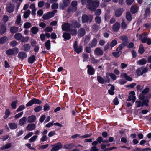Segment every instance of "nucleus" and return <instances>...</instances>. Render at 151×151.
<instances>
[{
    "instance_id": "f257e3e1",
    "label": "nucleus",
    "mask_w": 151,
    "mask_h": 151,
    "mask_svg": "<svg viewBox=\"0 0 151 151\" xmlns=\"http://www.w3.org/2000/svg\"><path fill=\"white\" fill-rule=\"evenodd\" d=\"M87 2L88 8L91 11H96L99 5V2L97 0H87Z\"/></svg>"
},
{
    "instance_id": "f03ea898",
    "label": "nucleus",
    "mask_w": 151,
    "mask_h": 151,
    "mask_svg": "<svg viewBox=\"0 0 151 151\" xmlns=\"http://www.w3.org/2000/svg\"><path fill=\"white\" fill-rule=\"evenodd\" d=\"M81 18L83 23H91L93 19V16L91 14L87 15L84 14L82 15Z\"/></svg>"
},
{
    "instance_id": "7ed1b4c3",
    "label": "nucleus",
    "mask_w": 151,
    "mask_h": 151,
    "mask_svg": "<svg viewBox=\"0 0 151 151\" xmlns=\"http://www.w3.org/2000/svg\"><path fill=\"white\" fill-rule=\"evenodd\" d=\"M42 103V101L39 99L35 98H33L26 104V106L27 107H28L32 106L34 104L40 105Z\"/></svg>"
},
{
    "instance_id": "20e7f679",
    "label": "nucleus",
    "mask_w": 151,
    "mask_h": 151,
    "mask_svg": "<svg viewBox=\"0 0 151 151\" xmlns=\"http://www.w3.org/2000/svg\"><path fill=\"white\" fill-rule=\"evenodd\" d=\"M120 38L122 40V43L120 44L118 47H124L127 46L129 43L127 37L125 35H123L120 37Z\"/></svg>"
},
{
    "instance_id": "39448f33",
    "label": "nucleus",
    "mask_w": 151,
    "mask_h": 151,
    "mask_svg": "<svg viewBox=\"0 0 151 151\" xmlns=\"http://www.w3.org/2000/svg\"><path fill=\"white\" fill-rule=\"evenodd\" d=\"M148 68L144 66L141 67L140 68L136 70V73L138 76L142 75L143 74L146 73L148 71Z\"/></svg>"
},
{
    "instance_id": "423d86ee",
    "label": "nucleus",
    "mask_w": 151,
    "mask_h": 151,
    "mask_svg": "<svg viewBox=\"0 0 151 151\" xmlns=\"http://www.w3.org/2000/svg\"><path fill=\"white\" fill-rule=\"evenodd\" d=\"M19 50L18 48H13L7 50L6 52V53L8 55H13L18 53Z\"/></svg>"
},
{
    "instance_id": "0eeeda50",
    "label": "nucleus",
    "mask_w": 151,
    "mask_h": 151,
    "mask_svg": "<svg viewBox=\"0 0 151 151\" xmlns=\"http://www.w3.org/2000/svg\"><path fill=\"white\" fill-rule=\"evenodd\" d=\"M52 148L51 149V151H58L62 148L63 145L61 143L58 142L52 145Z\"/></svg>"
},
{
    "instance_id": "6e6552de",
    "label": "nucleus",
    "mask_w": 151,
    "mask_h": 151,
    "mask_svg": "<svg viewBox=\"0 0 151 151\" xmlns=\"http://www.w3.org/2000/svg\"><path fill=\"white\" fill-rule=\"evenodd\" d=\"M70 2V0H64L63 3H60L59 7L63 10H64L66 7L68 6Z\"/></svg>"
},
{
    "instance_id": "1a4fd4ad",
    "label": "nucleus",
    "mask_w": 151,
    "mask_h": 151,
    "mask_svg": "<svg viewBox=\"0 0 151 151\" xmlns=\"http://www.w3.org/2000/svg\"><path fill=\"white\" fill-rule=\"evenodd\" d=\"M143 35L142 34V35H140L139 36V39L141 40V42L143 43H146L148 45H150L151 44V39L150 38H147L146 37L144 38L142 37V35Z\"/></svg>"
},
{
    "instance_id": "9d476101",
    "label": "nucleus",
    "mask_w": 151,
    "mask_h": 151,
    "mask_svg": "<svg viewBox=\"0 0 151 151\" xmlns=\"http://www.w3.org/2000/svg\"><path fill=\"white\" fill-rule=\"evenodd\" d=\"M71 25L70 23H65L62 25V29L64 31L69 32L70 31Z\"/></svg>"
},
{
    "instance_id": "9b49d317",
    "label": "nucleus",
    "mask_w": 151,
    "mask_h": 151,
    "mask_svg": "<svg viewBox=\"0 0 151 151\" xmlns=\"http://www.w3.org/2000/svg\"><path fill=\"white\" fill-rule=\"evenodd\" d=\"M71 27H73L74 28H79L81 26V24L77 21L74 20L72 21L70 24Z\"/></svg>"
},
{
    "instance_id": "f8f14e48",
    "label": "nucleus",
    "mask_w": 151,
    "mask_h": 151,
    "mask_svg": "<svg viewBox=\"0 0 151 151\" xmlns=\"http://www.w3.org/2000/svg\"><path fill=\"white\" fill-rule=\"evenodd\" d=\"M27 54L24 52H21L18 53V57L19 59L23 60L27 57Z\"/></svg>"
},
{
    "instance_id": "ddd939ff",
    "label": "nucleus",
    "mask_w": 151,
    "mask_h": 151,
    "mask_svg": "<svg viewBox=\"0 0 151 151\" xmlns=\"http://www.w3.org/2000/svg\"><path fill=\"white\" fill-rule=\"evenodd\" d=\"M87 67L88 68V73L90 75H93L95 72L94 68L91 65H87Z\"/></svg>"
},
{
    "instance_id": "4468645a",
    "label": "nucleus",
    "mask_w": 151,
    "mask_h": 151,
    "mask_svg": "<svg viewBox=\"0 0 151 151\" xmlns=\"http://www.w3.org/2000/svg\"><path fill=\"white\" fill-rule=\"evenodd\" d=\"M14 5L10 4L6 7V10L8 12L11 13L14 11Z\"/></svg>"
},
{
    "instance_id": "2eb2a0df",
    "label": "nucleus",
    "mask_w": 151,
    "mask_h": 151,
    "mask_svg": "<svg viewBox=\"0 0 151 151\" xmlns=\"http://www.w3.org/2000/svg\"><path fill=\"white\" fill-rule=\"evenodd\" d=\"M26 128V129L28 131H32L35 128L36 125L34 124L30 123L28 124Z\"/></svg>"
},
{
    "instance_id": "dca6fc26",
    "label": "nucleus",
    "mask_w": 151,
    "mask_h": 151,
    "mask_svg": "<svg viewBox=\"0 0 151 151\" xmlns=\"http://www.w3.org/2000/svg\"><path fill=\"white\" fill-rule=\"evenodd\" d=\"M7 30L5 24H1L0 26V34L2 35L6 32Z\"/></svg>"
},
{
    "instance_id": "f3484780",
    "label": "nucleus",
    "mask_w": 151,
    "mask_h": 151,
    "mask_svg": "<svg viewBox=\"0 0 151 151\" xmlns=\"http://www.w3.org/2000/svg\"><path fill=\"white\" fill-rule=\"evenodd\" d=\"M123 8L117 9L115 12V15L117 17H118L121 16L123 12Z\"/></svg>"
},
{
    "instance_id": "a211bd4d",
    "label": "nucleus",
    "mask_w": 151,
    "mask_h": 151,
    "mask_svg": "<svg viewBox=\"0 0 151 151\" xmlns=\"http://www.w3.org/2000/svg\"><path fill=\"white\" fill-rule=\"evenodd\" d=\"M120 24L119 22H116L113 26L112 29L115 32H118L120 28Z\"/></svg>"
},
{
    "instance_id": "6ab92c4d",
    "label": "nucleus",
    "mask_w": 151,
    "mask_h": 151,
    "mask_svg": "<svg viewBox=\"0 0 151 151\" xmlns=\"http://www.w3.org/2000/svg\"><path fill=\"white\" fill-rule=\"evenodd\" d=\"M94 54L98 55H103V52L100 48H96Z\"/></svg>"
},
{
    "instance_id": "aec40b11",
    "label": "nucleus",
    "mask_w": 151,
    "mask_h": 151,
    "mask_svg": "<svg viewBox=\"0 0 151 151\" xmlns=\"http://www.w3.org/2000/svg\"><path fill=\"white\" fill-rule=\"evenodd\" d=\"M122 48H117L116 50L117 51L118 50H120L122 49ZM121 54V52H120V51H119L117 52H114L112 53L113 55L116 58L119 57Z\"/></svg>"
},
{
    "instance_id": "412c9836",
    "label": "nucleus",
    "mask_w": 151,
    "mask_h": 151,
    "mask_svg": "<svg viewBox=\"0 0 151 151\" xmlns=\"http://www.w3.org/2000/svg\"><path fill=\"white\" fill-rule=\"evenodd\" d=\"M36 119V116L35 115H32L28 117L27 118V122L29 123H32L34 122Z\"/></svg>"
},
{
    "instance_id": "4be33fe9",
    "label": "nucleus",
    "mask_w": 151,
    "mask_h": 151,
    "mask_svg": "<svg viewBox=\"0 0 151 151\" xmlns=\"http://www.w3.org/2000/svg\"><path fill=\"white\" fill-rule=\"evenodd\" d=\"M77 10V8H75L71 6H69L67 9V12L68 14L71 12H74Z\"/></svg>"
},
{
    "instance_id": "5701e85b",
    "label": "nucleus",
    "mask_w": 151,
    "mask_h": 151,
    "mask_svg": "<svg viewBox=\"0 0 151 151\" xmlns=\"http://www.w3.org/2000/svg\"><path fill=\"white\" fill-rule=\"evenodd\" d=\"M121 77L122 78H124L127 81H131L132 80V78L129 76L126 73H124L123 74H121Z\"/></svg>"
},
{
    "instance_id": "b1692460",
    "label": "nucleus",
    "mask_w": 151,
    "mask_h": 151,
    "mask_svg": "<svg viewBox=\"0 0 151 151\" xmlns=\"http://www.w3.org/2000/svg\"><path fill=\"white\" fill-rule=\"evenodd\" d=\"M36 58L34 55H31L28 58V61L29 63L32 64L36 60Z\"/></svg>"
},
{
    "instance_id": "393cba45",
    "label": "nucleus",
    "mask_w": 151,
    "mask_h": 151,
    "mask_svg": "<svg viewBox=\"0 0 151 151\" xmlns=\"http://www.w3.org/2000/svg\"><path fill=\"white\" fill-rule=\"evenodd\" d=\"M9 128L12 130L16 129L17 127V125L15 123H10L8 124Z\"/></svg>"
},
{
    "instance_id": "a878e982",
    "label": "nucleus",
    "mask_w": 151,
    "mask_h": 151,
    "mask_svg": "<svg viewBox=\"0 0 151 151\" xmlns=\"http://www.w3.org/2000/svg\"><path fill=\"white\" fill-rule=\"evenodd\" d=\"M31 30V32L33 34L31 35L32 36L33 35V34H36L38 32L39 29L37 27L34 26L32 27Z\"/></svg>"
},
{
    "instance_id": "bb28decb",
    "label": "nucleus",
    "mask_w": 151,
    "mask_h": 151,
    "mask_svg": "<svg viewBox=\"0 0 151 151\" xmlns=\"http://www.w3.org/2000/svg\"><path fill=\"white\" fill-rule=\"evenodd\" d=\"M10 32L12 34L17 33L18 31V28L15 26H13L10 28Z\"/></svg>"
},
{
    "instance_id": "cd10ccee",
    "label": "nucleus",
    "mask_w": 151,
    "mask_h": 151,
    "mask_svg": "<svg viewBox=\"0 0 151 151\" xmlns=\"http://www.w3.org/2000/svg\"><path fill=\"white\" fill-rule=\"evenodd\" d=\"M115 89V87L114 86H112V87H110L108 91L109 94L111 95H113L115 94V92L114 91Z\"/></svg>"
},
{
    "instance_id": "c85d7f7f",
    "label": "nucleus",
    "mask_w": 151,
    "mask_h": 151,
    "mask_svg": "<svg viewBox=\"0 0 151 151\" xmlns=\"http://www.w3.org/2000/svg\"><path fill=\"white\" fill-rule=\"evenodd\" d=\"M8 40L7 37L5 36L0 38V44H3L5 43Z\"/></svg>"
},
{
    "instance_id": "c756f323",
    "label": "nucleus",
    "mask_w": 151,
    "mask_h": 151,
    "mask_svg": "<svg viewBox=\"0 0 151 151\" xmlns=\"http://www.w3.org/2000/svg\"><path fill=\"white\" fill-rule=\"evenodd\" d=\"M74 144L72 143L64 145L63 148L69 150L74 147Z\"/></svg>"
},
{
    "instance_id": "7c9ffc66",
    "label": "nucleus",
    "mask_w": 151,
    "mask_h": 151,
    "mask_svg": "<svg viewBox=\"0 0 151 151\" xmlns=\"http://www.w3.org/2000/svg\"><path fill=\"white\" fill-rule=\"evenodd\" d=\"M130 11L133 14L136 13L138 11L137 7L136 6H132L131 8Z\"/></svg>"
},
{
    "instance_id": "2f4dec72",
    "label": "nucleus",
    "mask_w": 151,
    "mask_h": 151,
    "mask_svg": "<svg viewBox=\"0 0 151 151\" xmlns=\"http://www.w3.org/2000/svg\"><path fill=\"white\" fill-rule=\"evenodd\" d=\"M97 41L96 38H94L91 41L90 43V45L92 47H95L97 44Z\"/></svg>"
},
{
    "instance_id": "473e14b6",
    "label": "nucleus",
    "mask_w": 151,
    "mask_h": 151,
    "mask_svg": "<svg viewBox=\"0 0 151 151\" xmlns=\"http://www.w3.org/2000/svg\"><path fill=\"white\" fill-rule=\"evenodd\" d=\"M27 120L26 117H23L21 118L19 121V124L21 126L24 125L26 123Z\"/></svg>"
},
{
    "instance_id": "72a5a7b5",
    "label": "nucleus",
    "mask_w": 151,
    "mask_h": 151,
    "mask_svg": "<svg viewBox=\"0 0 151 151\" xmlns=\"http://www.w3.org/2000/svg\"><path fill=\"white\" fill-rule=\"evenodd\" d=\"M63 37L66 40H69L71 38V36L69 33L68 32H65L63 33Z\"/></svg>"
},
{
    "instance_id": "f704fd0d",
    "label": "nucleus",
    "mask_w": 151,
    "mask_h": 151,
    "mask_svg": "<svg viewBox=\"0 0 151 151\" xmlns=\"http://www.w3.org/2000/svg\"><path fill=\"white\" fill-rule=\"evenodd\" d=\"M147 60L144 58H142L138 61L137 64L140 65H145L146 63Z\"/></svg>"
},
{
    "instance_id": "c9c22d12",
    "label": "nucleus",
    "mask_w": 151,
    "mask_h": 151,
    "mask_svg": "<svg viewBox=\"0 0 151 151\" xmlns=\"http://www.w3.org/2000/svg\"><path fill=\"white\" fill-rule=\"evenodd\" d=\"M14 38L17 40H20L22 38V35L20 33H16L14 35Z\"/></svg>"
},
{
    "instance_id": "e433bc0d",
    "label": "nucleus",
    "mask_w": 151,
    "mask_h": 151,
    "mask_svg": "<svg viewBox=\"0 0 151 151\" xmlns=\"http://www.w3.org/2000/svg\"><path fill=\"white\" fill-rule=\"evenodd\" d=\"M136 100V97L134 96L129 95L128 96V99L126 100L127 101H129L131 100H132V102L134 103Z\"/></svg>"
},
{
    "instance_id": "4c0bfd02",
    "label": "nucleus",
    "mask_w": 151,
    "mask_h": 151,
    "mask_svg": "<svg viewBox=\"0 0 151 151\" xmlns=\"http://www.w3.org/2000/svg\"><path fill=\"white\" fill-rule=\"evenodd\" d=\"M57 10H55L53 12H49L47 13V14L48 15L50 19L53 17L55 14V13L57 12Z\"/></svg>"
},
{
    "instance_id": "58836bf2",
    "label": "nucleus",
    "mask_w": 151,
    "mask_h": 151,
    "mask_svg": "<svg viewBox=\"0 0 151 151\" xmlns=\"http://www.w3.org/2000/svg\"><path fill=\"white\" fill-rule=\"evenodd\" d=\"M18 103L17 101H14L11 104V106L12 108L13 109H15L17 108V104Z\"/></svg>"
},
{
    "instance_id": "ea45409f",
    "label": "nucleus",
    "mask_w": 151,
    "mask_h": 151,
    "mask_svg": "<svg viewBox=\"0 0 151 151\" xmlns=\"http://www.w3.org/2000/svg\"><path fill=\"white\" fill-rule=\"evenodd\" d=\"M4 114L5 115L3 117L4 119H6L9 117L10 114L9 110V109H6Z\"/></svg>"
},
{
    "instance_id": "a19ab883",
    "label": "nucleus",
    "mask_w": 151,
    "mask_h": 151,
    "mask_svg": "<svg viewBox=\"0 0 151 151\" xmlns=\"http://www.w3.org/2000/svg\"><path fill=\"white\" fill-rule=\"evenodd\" d=\"M79 34L80 36H83L85 34V30L83 28H81L79 30Z\"/></svg>"
},
{
    "instance_id": "79ce46f5",
    "label": "nucleus",
    "mask_w": 151,
    "mask_h": 151,
    "mask_svg": "<svg viewBox=\"0 0 151 151\" xmlns=\"http://www.w3.org/2000/svg\"><path fill=\"white\" fill-rule=\"evenodd\" d=\"M12 146V144L11 143H9L5 144L4 146L2 147L1 148V149L4 150L6 149H8L10 148Z\"/></svg>"
},
{
    "instance_id": "37998d69",
    "label": "nucleus",
    "mask_w": 151,
    "mask_h": 151,
    "mask_svg": "<svg viewBox=\"0 0 151 151\" xmlns=\"http://www.w3.org/2000/svg\"><path fill=\"white\" fill-rule=\"evenodd\" d=\"M126 18L128 21H131L132 19V15L130 12H127L126 14Z\"/></svg>"
},
{
    "instance_id": "c03bdc74",
    "label": "nucleus",
    "mask_w": 151,
    "mask_h": 151,
    "mask_svg": "<svg viewBox=\"0 0 151 151\" xmlns=\"http://www.w3.org/2000/svg\"><path fill=\"white\" fill-rule=\"evenodd\" d=\"M42 107L41 106L39 105L35 107L34 109L35 112H38L42 110Z\"/></svg>"
},
{
    "instance_id": "a18cd8bd",
    "label": "nucleus",
    "mask_w": 151,
    "mask_h": 151,
    "mask_svg": "<svg viewBox=\"0 0 151 151\" xmlns=\"http://www.w3.org/2000/svg\"><path fill=\"white\" fill-rule=\"evenodd\" d=\"M30 13L31 12L29 10H27L24 13L23 15L25 19L27 18L30 15Z\"/></svg>"
},
{
    "instance_id": "49530a36",
    "label": "nucleus",
    "mask_w": 151,
    "mask_h": 151,
    "mask_svg": "<svg viewBox=\"0 0 151 151\" xmlns=\"http://www.w3.org/2000/svg\"><path fill=\"white\" fill-rule=\"evenodd\" d=\"M151 149L150 147H147L145 148H144L141 149L139 148H137L136 149V151H150Z\"/></svg>"
},
{
    "instance_id": "de8ad7c7",
    "label": "nucleus",
    "mask_w": 151,
    "mask_h": 151,
    "mask_svg": "<svg viewBox=\"0 0 151 151\" xmlns=\"http://www.w3.org/2000/svg\"><path fill=\"white\" fill-rule=\"evenodd\" d=\"M97 79L99 83L102 84L104 83V80L101 76H98L97 77Z\"/></svg>"
},
{
    "instance_id": "09e8293b",
    "label": "nucleus",
    "mask_w": 151,
    "mask_h": 151,
    "mask_svg": "<svg viewBox=\"0 0 151 151\" xmlns=\"http://www.w3.org/2000/svg\"><path fill=\"white\" fill-rule=\"evenodd\" d=\"M82 48H73L74 50L77 54H79L82 52Z\"/></svg>"
},
{
    "instance_id": "8fccbe9b",
    "label": "nucleus",
    "mask_w": 151,
    "mask_h": 151,
    "mask_svg": "<svg viewBox=\"0 0 151 151\" xmlns=\"http://www.w3.org/2000/svg\"><path fill=\"white\" fill-rule=\"evenodd\" d=\"M31 26L32 24L29 22H26L24 24V28L25 29L29 28Z\"/></svg>"
},
{
    "instance_id": "3c124183",
    "label": "nucleus",
    "mask_w": 151,
    "mask_h": 151,
    "mask_svg": "<svg viewBox=\"0 0 151 151\" xmlns=\"http://www.w3.org/2000/svg\"><path fill=\"white\" fill-rule=\"evenodd\" d=\"M50 108L49 105L47 103L45 104L43 106V110L44 111H47L50 109Z\"/></svg>"
},
{
    "instance_id": "603ef678",
    "label": "nucleus",
    "mask_w": 151,
    "mask_h": 151,
    "mask_svg": "<svg viewBox=\"0 0 151 151\" xmlns=\"http://www.w3.org/2000/svg\"><path fill=\"white\" fill-rule=\"evenodd\" d=\"M25 106L24 105H21L17 109L16 111L17 112L20 111L25 109Z\"/></svg>"
},
{
    "instance_id": "864d4df0",
    "label": "nucleus",
    "mask_w": 151,
    "mask_h": 151,
    "mask_svg": "<svg viewBox=\"0 0 151 151\" xmlns=\"http://www.w3.org/2000/svg\"><path fill=\"white\" fill-rule=\"evenodd\" d=\"M109 75L110 77L113 80H116L117 78L116 76L114 73H109Z\"/></svg>"
},
{
    "instance_id": "5fc2aeb1",
    "label": "nucleus",
    "mask_w": 151,
    "mask_h": 151,
    "mask_svg": "<svg viewBox=\"0 0 151 151\" xmlns=\"http://www.w3.org/2000/svg\"><path fill=\"white\" fill-rule=\"evenodd\" d=\"M117 44V41L115 39L113 40L110 44V46L111 47H113L115 46Z\"/></svg>"
},
{
    "instance_id": "6e6d98bb",
    "label": "nucleus",
    "mask_w": 151,
    "mask_h": 151,
    "mask_svg": "<svg viewBox=\"0 0 151 151\" xmlns=\"http://www.w3.org/2000/svg\"><path fill=\"white\" fill-rule=\"evenodd\" d=\"M142 101H143L142 103L143 105H144L146 106H149L148 104L149 103V101L148 99H145Z\"/></svg>"
},
{
    "instance_id": "4d7b16f0",
    "label": "nucleus",
    "mask_w": 151,
    "mask_h": 151,
    "mask_svg": "<svg viewBox=\"0 0 151 151\" xmlns=\"http://www.w3.org/2000/svg\"><path fill=\"white\" fill-rule=\"evenodd\" d=\"M21 20V16L20 15H19L17 17V19L16 21V23L18 25H19Z\"/></svg>"
},
{
    "instance_id": "13d9d810",
    "label": "nucleus",
    "mask_w": 151,
    "mask_h": 151,
    "mask_svg": "<svg viewBox=\"0 0 151 151\" xmlns=\"http://www.w3.org/2000/svg\"><path fill=\"white\" fill-rule=\"evenodd\" d=\"M95 22L98 24H100L101 22V18L99 16H97L95 18Z\"/></svg>"
},
{
    "instance_id": "bf43d9fd",
    "label": "nucleus",
    "mask_w": 151,
    "mask_h": 151,
    "mask_svg": "<svg viewBox=\"0 0 151 151\" xmlns=\"http://www.w3.org/2000/svg\"><path fill=\"white\" fill-rule=\"evenodd\" d=\"M149 91L150 89L148 88H146L142 91V93L145 95L149 93Z\"/></svg>"
},
{
    "instance_id": "052dcab7",
    "label": "nucleus",
    "mask_w": 151,
    "mask_h": 151,
    "mask_svg": "<svg viewBox=\"0 0 151 151\" xmlns=\"http://www.w3.org/2000/svg\"><path fill=\"white\" fill-rule=\"evenodd\" d=\"M33 134V133L32 132H29L24 137V138L25 140H26L30 137Z\"/></svg>"
},
{
    "instance_id": "680f3d73",
    "label": "nucleus",
    "mask_w": 151,
    "mask_h": 151,
    "mask_svg": "<svg viewBox=\"0 0 151 151\" xmlns=\"http://www.w3.org/2000/svg\"><path fill=\"white\" fill-rule=\"evenodd\" d=\"M58 4L56 3H54L51 6L52 9H58Z\"/></svg>"
},
{
    "instance_id": "e2e57ef3",
    "label": "nucleus",
    "mask_w": 151,
    "mask_h": 151,
    "mask_svg": "<svg viewBox=\"0 0 151 151\" xmlns=\"http://www.w3.org/2000/svg\"><path fill=\"white\" fill-rule=\"evenodd\" d=\"M151 12L150 9L149 8H147L146 9L144 14L145 16H148L149 15Z\"/></svg>"
},
{
    "instance_id": "0e129e2a",
    "label": "nucleus",
    "mask_w": 151,
    "mask_h": 151,
    "mask_svg": "<svg viewBox=\"0 0 151 151\" xmlns=\"http://www.w3.org/2000/svg\"><path fill=\"white\" fill-rule=\"evenodd\" d=\"M53 30V28L52 27H47L45 28V31L46 32H50L52 31Z\"/></svg>"
},
{
    "instance_id": "69168bd1",
    "label": "nucleus",
    "mask_w": 151,
    "mask_h": 151,
    "mask_svg": "<svg viewBox=\"0 0 151 151\" xmlns=\"http://www.w3.org/2000/svg\"><path fill=\"white\" fill-rule=\"evenodd\" d=\"M37 137V136L34 135L31 137L29 140V141L30 142H33L35 141Z\"/></svg>"
},
{
    "instance_id": "338daca9",
    "label": "nucleus",
    "mask_w": 151,
    "mask_h": 151,
    "mask_svg": "<svg viewBox=\"0 0 151 151\" xmlns=\"http://www.w3.org/2000/svg\"><path fill=\"white\" fill-rule=\"evenodd\" d=\"M17 42L16 41H12L10 43L11 46L12 47H15L17 45Z\"/></svg>"
},
{
    "instance_id": "774afa93",
    "label": "nucleus",
    "mask_w": 151,
    "mask_h": 151,
    "mask_svg": "<svg viewBox=\"0 0 151 151\" xmlns=\"http://www.w3.org/2000/svg\"><path fill=\"white\" fill-rule=\"evenodd\" d=\"M45 3L43 1H40L38 3V6L39 7L42 8L44 5Z\"/></svg>"
}]
</instances>
